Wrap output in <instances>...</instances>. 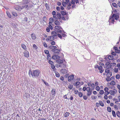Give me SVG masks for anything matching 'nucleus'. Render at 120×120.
<instances>
[{
	"label": "nucleus",
	"mask_w": 120,
	"mask_h": 120,
	"mask_svg": "<svg viewBox=\"0 0 120 120\" xmlns=\"http://www.w3.org/2000/svg\"><path fill=\"white\" fill-rule=\"evenodd\" d=\"M60 34H58L57 35L61 39L62 38V33H60Z\"/></svg>",
	"instance_id": "obj_37"
},
{
	"label": "nucleus",
	"mask_w": 120,
	"mask_h": 120,
	"mask_svg": "<svg viewBox=\"0 0 120 120\" xmlns=\"http://www.w3.org/2000/svg\"><path fill=\"white\" fill-rule=\"evenodd\" d=\"M70 114L69 112H66L64 114V116L65 117H67Z\"/></svg>",
	"instance_id": "obj_21"
},
{
	"label": "nucleus",
	"mask_w": 120,
	"mask_h": 120,
	"mask_svg": "<svg viewBox=\"0 0 120 120\" xmlns=\"http://www.w3.org/2000/svg\"><path fill=\"white\" fill-rule=\"evenodd\" d=\"M118 68H115L114 69V71L115 72L117 73L118 71Z\"/></svg>",
	"instance_id": "obj_41"
},
{
	"label": "nucleus",
	"mask_w": 120,
	"mask_h": 120,
	"mask_svg": "<svg viewBox=\"0 0 120 120\" xmlns=\"http://www.w3.org/2000/svg\"><path fill=\"white\" fill-rule=\"evenodd\" d=\"M86 91L87 92H89L90 90V88L89 87H88L86 88Z\"/></svg>",
	"instance_id": "obj_57"
},
{
	"label": "nucleus",
	"mask_w": 120,
	"mask_h": 120,
	"mask_svg": "<svg viewBox=\"0 0 120 120\" xmlns=\"http://www.w3.org/2000/svg\"><path fill=\"white\" fill-rule=\"evenodd\" d=\"M54 23L55 24L56 26H59L60 24V22L57 20H55Z\"/></svg>",
	"instance_id": "obj_17"
},
{
	"label": "nucleus",
	"mask_w": 120,
	"mask_h": 120,
	"mask_svg": "<svg viewBox=\"0 0 120 120\" xmlns=\"http://www.w3.org/2000/svg\"><path fill=\"white\" fill-rule=\"evenodd\" d=\"M24 56L27 58H28L29 56V52L27 50H26L24 52Z\"/></svg>",
	"instance_id": "obj_5"
},
{
	"label": "nucleus",
	"mask_w": 120,
	"mask_h": 120,
	"mask_svg": "<svg viewBox=\"0 0 120 120\" xmlns=\"http://www.w3.org/2000/svg\"><path fill=\"white\" fill-rule=\"evenodd\" d=\"M7 14L8 16L10 18L11 17V16L10 13L8 12H7Z\"/></svg>",
	"instance_id": "obj_51"
},
{
	"label": "nucleus",
	"mask_w": 120,
	"mask_h": 120,
	"mask_svg": "<svg viewBox=\"0 0 120 120\" xmlns=\"http://www.w3.org/2000/svg\"><path fill=\"white\" fill-rule=\"evenodd\" d=\"M56 33L57 32L56 31H52L51 32L52 36L54 37L55 39H56L57 37V34Z\"/></svg>",
	"instance_id": "obj_6"
},
{
	"label": "nucleus",
	"mask_w": 120,
	"mask_h": 120,
	"mask_svg": "<svg viewBox=\"0 0 120 120\" xmlns=\"http://www.w3.org/2000/svg\"><path fill=\"white\" fill-rule=\"evenodd\" d=\"M52 59L54 60L58 59L60 58V57L59 56L54 55L52 57Z\"/></svg>",
	"instance_id": "obj_12"
},
{
	"label": "nucleus",
	"mask_w": 120,
	"mask_h": 120,
	"mask_svg": "<svg viewBox=\"0 0 120 120\" xmlns=\"http://www.w3.org/2000/svg\"><path fill=\"white\" fill-rule=\"evenodd\" d=\"M74 75H72L68 77V80L69 82L71 81L74 78Z\"/></svg>",
	"instance_id": "obj_9"
},
{
	"label": "nucleus",
	"mask_w": 120,
	"mask_h": 120,
	"mask_svg": "<svg viewBox=\"0 0 120 120\" xmlns=\"http://www.w3.org/2000/svg\"><path fill=\"white\" fill-rule=\"evenodd\" d=\"M116 114L117 116L118 117H120V112L119 111H117L116 113Z\"/></svg>",
	"instance_id": "obj_38"
},
{
	"label": "nucleus",
	"mask_w": 120,
	"mask_h": 120,
	"mask_svg": "<svg viewBox=\"0 0 120 120\" xmlns=\"http://www.w3.org/2000/svg\"><path fill=\"white\" fill-rule=\"evenodd\" d=\"M112 114L113 116L115 117H116V113L115 111L113 110L112 111Z\"/></svg>",
	"instance_id": "obj_33"
},
{
	"label": "nucleus",
	"mask_w": 120,
	"mask_h": 120,
	"mask_svg": "<svg viewBox=\"0 0 120 120\" xmlns=\"http://www.w3.org/2000/svg\"><path fill=\"white\" fill-rule=\"evenodd\" d=\"M29 74L30 77V75H31L32 76V77H33V75L32 74V72L30 70H29Z\"/></svg>",
	"instance_id": "obj_39"
},
{
	"label": "nucleus",
	"mask_w": 120,
	"mask_h": 120,
	"mask_svg": "<svg viewBox=\"0 0 120 120\" xmlns=\"http://www.w3.org/2000/svg\"><path fill=\"white\" fill-rule=\"evenodd\" d=\"M73 85H68V87L70 90H71L73 88Z\"/></svg>",
	"instance_id": "obj_40"
},
{
	"label": "nucleus",
	"mask_w": 120,
	"mask_h": 120,
	"mask_svg": "<svg viewBox=\"0 0 120 120\" xmlns=\"http://www.w3.org/2000/svg\"><path fill=\"white\" fill-rule=\"evenodd\" d=\"M78 95L80 97H82V93L81 92H79V93Z\"/></svg>",
	"instance_id": "obj_44"
},
{
	"label": "nucleus",
	"mask_w": 120,
	"mask_h": 120,
	"mask_svg": "<svg viewBox=\"0 0 120 120\" xmlns=\"http://www.w3.org/2000/svg\"><path fill=\"white\" fill-rule=\"evenodd\" d=\"M49 37V40L50 41H52L54 40V39L55 38L53 37V36H51L49 37Z\"/></svg>",
	"instance_id": "obj_24"
},
{
	"label": "nucleus",
	"mask_w": 120,
	"mask_h": 120,
	"mask_svg": "<svg viewBox=\"0 0 120 120\" xmlns=\"http://www.w3.org/2000/svg\"><path fill=\"white\" fill-rule=\"evenodd\" d=\"M62 4L64 7H65L66 6L67 4L66 2L63 1L62 2Z\"/></svg>",
	"instance_id": "obj_34"
},
{
	"label": "nucleus",
	"mask_w": 120,
	"mask_h": 120,
	"mask_svg": "<svg viewBox=\"0 0 120 120\" xmlns=\"http://www.w3.org/2000/svg\"><path fill=\"white\" fill-rule=\"evenodd\" d=\"M45 53L47 54H49V51L48 50H45L44 51Z\"/></svg>",
	"instance_id": "obj_58"
},
{
	"label": "nucleus",
	"mask_w": 120,
	"mask_h": 120,
	"mask_svg": "<svg viewBox=\"0 0 120 120\" xmlns=\"http://www.w3.org/2000/svg\"><path fill=\"white\" fill-rule=\"evenodd\" d=\"M112 6L115 8H118L117 4H116V3L114 2L112 3Z\"/></svg>",
	"instance_id": "obj_25"
},
{
	"label": "nucleus",
	"mask_w": 120,
	"mask_h": 120,
	"mask_svg": "<svg viewBox=\"0 0 120 120\" xmlns=\"http://www.w3.org/2000/svg\"><path fill=\"white\" fill-rule=\"evenodd\" d=\"M83 98L84 99L86 100L87 98V97L85 95H84L83 96Z\"/></svg>",
	"instance_id": "obj_62"
},
{
	"label": "nucleus",
	"mask_w": 120,
	"mask_h": 120,
	"mask_svg": "<svg viewBox=\"0 0 120 120\" xmlns=\"http://www.w3.org/2000/svg\"><path fill=\"white\" fill-rule=\"evenodd\" d=\"M112 75V72H110L109 73L106 74V76H108L109 77H110Z\"/></svg>",
	"instance_id": "obj_28"
},
{
	"label": "nucleus",
	"mask_w": 120,
	"mask_h": 120,
	"mask_svg": "<svg viewBox=\"0 0 120 120\" xmlns=\"http://www.w3.org/2000/svg\"><path fill=\"white\" fill-rule=\"evenodd\" d=\"M96 90L97 91H99L100 90V88L99 86H97L96 88Z\"/></svg>",
	"instance_id": "obj_60"
},
{
	"label": "nucleus",
	"mask_w": 120,
	"mask_h": 120,
	"mask_svg": "<svg viewBox=\"0 0 120 120\" xmlns=\"http://www.w3.org/2000/svg\"><path fill=\"white\" fill-rule=\"evenodd\" d=\"M31 38L33 40H34L36 38V35L34 34H31Z\"/></svg>",
	"instance_id": "obj_20"
},
{
	"label": "nucleus",
	"mask_w": 120,
	"mask_h": 120,
	"mask_svg": "<svg viewBox=\"0 0 120 120\" xmlns=\"http://www.w3.org/2000/svg\"><path fill=\"white\" fill-rule=\"evenodd\" d=\"M49 20L50 21L52 22L54 21V19H53V18L51 17L49 18Z\"/></svg>",
	"instance_id": "obj_52"
},
{
	"label": "nucleus",
	"mask_w": 120,
	"mask_h": 120,
	"mask_svg": "<svg viewBox=\"0 0 120 120\" xmlns=\"http://www.w3.org/2000/svg\"><path fill=\"white\" fill-rule=\"evenodd\" d=\"M106 68V69L105 71V72L106 73H107V74H108L110 72V70L109 69L107 68Z\"/></svg>",
	"instance_id": "obj_31"
},
{
	"label": "nucleus",
	"mask_w": 120,
	"mask_h": 120,
	"mask_svg": "<svg viewBox=\"0 0 120 120\" xmlns=\"http://www.w3.org/2000/svg\"><path fill=\"white\" fill-rule=\"evenodd\" d=\"M48 48L51 49V51L55 53H58L60 52V50L56 46L50 45L49 46Z\"/></svg>",
	"instance_id": "obj_1"
},
{
	"label": "nucleus",
	"mask_w": 120,
	"mask_h": 120,
	"mask_svg": "<svg viewBox=\"0 0 120 120\" xmlns=\"http://www.w3.org/2000/svg\"><path fill=\"white\" fill-rule=\"evenodd\" d=\"M111 54L112 55L115 56L116 55V52H111Z\"/></svg>",
	"instance_id": "obj_47"
},
{
	"label": "nucleus",
	"mask_w": 120,
	"mask_h": 120,
	"mask_svg": "<svg viewBox=\"0 0 120 120\" xmlns=\"http://www.w3.org/2000/svg\"><path fill=\"white\" fill-rule=\"evenodd\" d=\"M32 6L28 5L23 4V5L21 7L22 9H23L25 8L26 10H28L29 8H31Z\"/></svg>",
	"instance_id": "obj_4"
},
{
	"label": "nucleus",
	"mask_w": 120,
	"mask_h": 120,
	"mask_svg": "<svg viewBox=\"0 0 120 120\" xmlns=\"http://www.w3.org/2000/svg\"><path fill=\"white\" fill-rule=\"evenodd\" d=\"M112 66V65L110 64H109L108 66H106V68H108L109 69Z\"/></svg>",
	"instance_id": "obj_48"
},
{
	"label": "nucleus",
	"mask_w": 120,
	"mask_h": 120,
	"mask_svg": "<svg viewBox=\"0 0 120 120\" xmlns=\"http://www.w3.org/2000/svg\"><path fill=\"white\" fill-rule=\"evenodd\" d=\"M12 15L15 16H17V14L15 12L13 11L12 12Z\"/></svg>",
	"instance_id": "obj_36"
},
{
	"label": "nucleus",
	"mask_w": 120,
	"mask_h": 120,
	"mask_svg": "<svg viewBox=\"0 0 120 120\" xmlns=\"http://www.w3.org/2000/svg\"><path fill=\"white\" fill-rule=\"evenodd\" d=\"M48 62L51 65L54 64L53 62L51 60L49 61Z\"/></svg>",
	"instance_id": "obj_49"
},
{
	"label": "nucleus",
	"mask_w": 120,
	"mask_h": 120,
	"mask_svg": "<svg viewBox=\"0 0 120 120\" xmlns=\"http://www.w3.org/2000/svg\"><path fill=\"white\" fill-rule=\"evenodd\" d=\"M115 84V81H112L110 83V84L111 85H114Z\"/></svg>",
	"instance_id": "obj_42"
},
{
	"label": "nucleus",
	"mask_w": 120,
	"mask_h": 120,
	"mask_svg": "<svg viewBox=\"0 0 120 120\" xmlns=\"http://www.w3.org/2000/svg\"><path fill=\"white\" fill-rule=\"evenodd\" d=\"M107 110L109 112H110L111 111V109L110 107H108L107 108Z\"/></svg>",
	"instance_id": "obj_27"
},
{
	"label": "nucleus",
	"mask_w": 120,
	"mask_h": 120,
	"mask_svg": "<svg viewBox=\"0 0 120 120\" xmlns=\"http://www.w3.org/2000/svg\"><path fill=\"white\" fill-rule=\"evenodd\" d=\"M110 94L112 95H114L115 94H116L117 92V90L115 89H113V90H110Z\"/></svg>",
	"instance_id": "obj_8"
},
{
	"label": "nucleus",
	"mask_w": 120,
	"mask_h": 120,
	"mask_svg": "<svg viewBox=\"0 0 120 120\" xmlns=\"http://www.w3.org/2000/svg\"><path fill=\"white\" fill-rule=\"evenodd\" d=\"M113 101H115V103L116 104H117V103L119 102V101L117 99H116L115 98H114L113 99Z\"/></svg>",
	"instance_id": "obj_43"
},
{
	"label": "nucleus",
	"mask_w": 120,
	"mask_h": 120,
	"mask_svg": "<svg viewBox=\"0 0 120 120\" xmlns=\"http://www.w3.org/2000/svg\"><path fill=\"white\" fill-rule=\"evenodd\" d=\"M110 93V92H108V91H106V92H105L104 94L105 95L107 96Z\"/></svg>",
	"instance_id": "obj_50"
},
{
	"label": "nucleus",
	"mask_w": 120,
	"mask_h": 120,
	"mask_svg": "<svg viewBox=\"0 0 120 120\" xmlns=\"http://www.w3.org/2000/svg\"><path fill=\"white\" fill-rule=\"evenodd\" d=\"M42 80L46 86H49V85L47 82H46L45 81L43 80Z\"/></svg>",
	"instance_id": "obj_35"
},
{
	"label": "nucleus",
	"mask_w": 120,
	"mask_h": 120,
	"mask_svg": "<svg viewBox=\"0 0 120 120\" xmlns=\"http://www.w3.org/2000/svg\"><path fill=\"white\" fill-rule=\"evenodd\" d=\"M98 69L99 70V72L101 73H102L104 71V70L103 69L102 67L101 66H100L99 67Z\"/></svg>",
	"instance_id": "obj_13"
},
{
	"label": "nucleus",
	"mask_w": 120,
	"mask_h": 120,
	"mask_svg": "<svg viewBox=\"0 0 120 120\" xmlns=\"http://www.w3.org/2000/svg\"><path fill=\"white\" fill-rule=\"evenodd\" d=\"M116 79H119L120 77L119 75H116Z\"/></svg>",
	"instance_id": "obj_55"
},
{
	"label": "nucleus",
	"mask_w": 120,
	"mask_h": 120,
	"mask_svg": "<svg viewBox=\"0 0 120 120\" xmlns=\"http://www.w3.org/2000/svg\"><path fill=\"white\" fill-rule=\"evenodd\" d=\"M56 77H58L60 76V74L58 72H56Z\"/></svg>",
	"instance_id": "obj_46"
},
{
	"label": "nucleus",
	"mask_w": 120,
	"mask_h": 120,
	"mask_svg": "<svg viewBox=\"0 0 120 120\" xmlns=\"http://www.w3.org/2000/svg\"><path fill=\"white\" fill-rule=\"evenodd\" d=\"M99 104L101 106L103 107L104 106V104L101 101H99Z\"/></svg>",
	"instance_id": "obj_30"
},
{
	"label": "nucleus",
	"mask_w": 120,
	"mask_h": 120,
	"mask_svg": "<svg viewBox=\"0 0 120 120\" xmlns=\"http://www.w3.org/2000/svg\"><path fill=\"white\" fill-rule=\"evenodd\" d=\"M114 57L112 55H109L108 57V58L109 60H113L114 59L113 58Z\"/></svg>",
	"instance_id": "obj_22"
},
{
	"label": "nucleus",
	"mask_w": 120,
	"mask_h": 120,
	"mask_svg": "<svg viewBox=\"0 0 120 120\" xmlns=\"http://www.w3.org/2000/svg\"><path fill=\"white\" fill-rule=\"evenodd\" d=\"M117 7L118 6L120 8V1H118V3H117Z\"/></svg>",
	"instance_id": "obj_63"
},
{
	"label": "nucleus",
	"mask_w": 120,
	"mask_h": 120,
	"mask_svg": "<svg viewBox=\"0 0 120 120\" xmlns=\"http://www.w3.org/2000/svg\"><path fill=\"white\" fill-rule=\"evenodd\" d=\"M30 1V0H23L22 1V3L23 4H26L28 3Z\"/></svg>",
	"instance_id": "obj_10"
},
{
	"label": "nucleus",
	"mask_w": 120,
	"mask_h": 120,
	"mask_svg": "<svg viewBox=\"0 0 120 120\" xmlns=\"http://www.w3.org/2000/svg\"><path fill=\"white\" fill-rule=\"evenodd\" d=\"M56 9L58 11H60V8L59 7H57L56 8Z\"/></svg>",
	"instance_id": "obj_61"
},
{
	"label": "nucleus",
	"mask_w": 120,
	"mask_h": 120,
	"mask_svg": "<svg viewBox=\"0 0 120 120\" xmlns=\"http://www.w3.org/2000/svg\"><path fill=\"white\" fill-rule=\"evenodd\" d=\"M115 52L116 53H120V50L116 49H114Z\"/></svg>",
	"instance_id": "obj_29"
},
{
	"label": "nucleus",
	"mask_w": 120,
	"mask_h": 120,
	"mask_svg": "<svg viewBox=\"0 0 120 120\" xmlns=\"http://www.w3.org/2000/svg\"><path fill=\"white\" fill-rule=\"evenodd\" d=\"M56 16L59 19H60L61 18V15L59 12H57Z\"/></svg>",
	"instance_id": "obj_16"
},
{
	"label": "nucleus",
	"mask_w": 120,
	"mask_h": 120,
	"mask_svg": "<svg viewBox=\"0 0 120 120\" xmlns=\"http://www.w3.org/2000/svg\"><path fill=\"white\" fill-rule=\"evenodd\" d=\"M60 13L63 15H65L67 14V13L66 11H61Z\"/></svg>",
	"instance_id": "obj_26"
},
{
	"label": "nucleus",
	"mask_w": 120,
	"mask_h": 120,
	"mask_svg": "<svg viewBox=\"0 0 120 120\" xmlns=\"http://www.w3.org/2000/svg\"><path fill=\"white\" fill-rule=\"evenodd\" d=\"M56 62L57 63L60 64L63 63V60L60 59L57 60L56 61Z\"/></svg>",
	"instance_id": "obj_19"
},
{
	"label": "nucleus",
	"mask_w": 120,
	"mask_h": 120,
	"mask_svg": "<svg viewBox=\"0 0 120 120\" xmlns=\"http://www.w3.org/2000/svg\"><path fill=\"white\" fill-rule=\"evenodd\" d=\"M117 87L118 88L119 90V93L120 94V85H117Z\"/></svg>",
	"instance_id": "obj_64"
},
{
	"label": "nucleus",
	"mask_w": 120,
	"mask_h": 120,
	"mask_svg": "<svg viewBox=\"0 0 120 120\" xmlns=\"http://www.w3.org/2000/svg\"><path fill=\"white\" fill-rule=\"evenodd\" d=\"M110 77H109L108 76H107V78H106V79L107 81L109 82L111 80V79H110Z\"/></svg>",
	"instance_id": "obj_45"
},
{
	"label": "nucleus",
	"mask_w": 120,
	"mask_h": 120,
	"mask_svg": "<svg viewBox=\"0 0 120 120\" xmlns=\"http://www.w3.org/2000/svg\"><path fill=\"white\" fill-rule=\"evenodd\" d=\"M40 73V71L39 70H34L32 72L33 78L34 79L37 78L39 76Z\"/></svg>",
	"instance_id": "obj_2"
},
{
	"label": "nucleus",
	"mask_w": 120,
	"mask_h": 120,
	"mask_svg": "<svg viewBox=\"0 0 120 120\" xmlns=\"http://www.w3.org/2000/svg\"><path fill=\"white\" fill-rule=\"evenodd\" d=\"M68 71V70L66 69H62L60 70L61 72L63 74H65Z\"/></svg>",
	"instance_id": "obj_11"
},
{
	"label": "nucleus",
	"mask_w": 120,
	"mask_h": 120,
	"mask_svg": "<svg viewBox=\"0 0 120 120\" xmlns=\"http://www.w3.org/2000/svg\"><path fill=\"white\" fill-rule=\"evenodd\" d=\"M91 98L92 99H96L97 98V97L96 96H92L91 97Z\"/></svg>",
	"instance_id": "obj_59"
},
{
	"label": "nucleus",
	"mask_w": 120,
	"mask_h": 120,
	"mask_svg": "<svg viewBox=\"0 0 120 120\" xmlns=\"http://www.w3.org/2000/svg\"><path fill=\"white\" fill-rule=\"evenodd\" d=\"M56 16L55 15H53V17L54 18V19L56 20H58V18L57 17H56Z\"/></svg>",
	"instance_id": "obj_56"
},
{
	"label": "nucleus",
	"mask_w": 120,
	"mask_h": 120,
	"mask_svg": "<svg viewBox=\"0 0 120 120\" xmlns=\"http://www.w3.org/2000/svg\"><path fill=\"white\" fill-rule=\"evenodd\" d=\"M91 86L92 87L91 89L93 90L95 87V85L93 83L91 84Z\"/></svg>",
	"instance_id": "obj_32"
},
{
	"label": "nucleus",
	"mask_w": 120,
	"mask_h": 120,
	"mask_svg": "<svg viewBox=\"0 0 120 120\" xmlns=\"http://www.w3.org/2000/svg\"><path fill=\"white\" fill-rule=\"evenodd\" d=\"M59 67L61 68H64L66 67V65L65 64H61L59 65Z\"/></svg>",
	"instance_id": "obj_18"
},
{
	"label": "nucleus",
	"mask_w": 120,
	"mask_h": 120,
	"mask_svg": "<svg viewBox=\"0 0 120 120\" xmlns=\"http://www.w3.org/2000/svg\"><path fill=\"white\" fill-rule=\"evenodd\" d=\"M79 92L77 90H76L74 91V93L76 94H79Z\"/></svg>",
	"instance_id": "obj_53"
},
{
	"label": "nucleus",
	"mask_w": 120,
	"mask_h": 120,
	"mask_svg": "<svg viewBox=\"0 0 120 120\" xmlns=\"http://www.w3.org/2000/svg\"><path fill=\"white\" fill-rule=\"evenodd\" d=\"M21 46L22 48L25 50H26V46L25 44H22Z\"/></svg>",
	"instance_id": "obj_23"
},
{
	"label": "nucleus",
	"mask_w": 120,
	"mask_h": 120,
	"mask_svg": "<svg viewBox=\"0 0 120 120\" xmlns=\"http://www.w3.org/2000/svg\"><path fill=\"white\" fill-rule=\"evenodd\" d=\"M119 12L117 13L115 16V19L116 20H117L119 18Z\"/></svg>",
	"instance_id": "obj_15"
},
{
	"label": "nucleus",
	"mask_w": 120,
	"mask_h": 120,
	"mask_svg": "<svg viewBox=\"0 0 120 120\" xmlns=\"http://www.w3.org/2000/svg\"><path fill=\"white\" fill-rule=\"evenodd\" d=\"M55 30L57 33H61L62 32V28L60 26H56L55 27Z\"/></svg>",
	"instance_id": "obj_3"
},
{
	"label": "nucleus",
	"mask_w": 120,
	"mask_h": 120,
	"mask_svg": "<svg viewBox=\"0 0 120 120\" xmlns=\"http://www.w3.org/2000/svg\"><path fill=\"white\" fill-rule=\"evenodd\" d=\"M15 9L17 11H20L22 10L21 7L19 5H16L14 7Z\"/></svg>",
	"instance_id": "obj_7"
},
{
	"label": "nucleus",
	"mask_w": 120,
	"mask_h": 120,
	"mask_svg": "<svg viewBox=\"0 0 120 120\" xmlns=\"http://www.w3.org/2000/svg\"><path fill=\"white\" fill-rule=\"evenodd\" d=\"M51 93L52 97H53L55 96V89H52V90Z\"/></svg>",
	"instance_id": "obj_14"
},
{
	"label": "nucleus",
	"mask_w": 120,
	"mask_h": 120,
	"mask_svg": "<svg viewBox=\"0 0 120 120\" xmlns=\"http://www.w3.org/2000/svg\"><path fill=\"white\" fill-rule=\"evenodd\" d=\"M100 94H103L104 93V91L103 90H101L100 91Z\"/></svg>",
	"instance_id": "obj_54"
}]
</instances>
